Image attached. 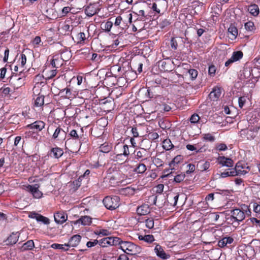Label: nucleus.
Instances as JSON below:
<instances>
[{
	"instance_id": "nucleus-1",
	"label": "nucleus",
	"mask_w": 260,
	"mask_h": 260,
	"mask_svg": "<svg viewBox=\"0 0 260 260\" xmlns=\"http://www.w3.org/2000/svg\"><path fill=\"white\" fill-rule=\"evenodd\" d=\"M259 119L255 117L253 119L250 118L248 120V127L246 129H241L239 133L240 136L243 139L247 140L253 139L256 135L258 130L260 128V122H258Z\"/></svg>"
},
{
	"instance_id": "nucleus-2",
	"label": "nucleus",
	"mask_w": 260,
	"mask_h": 260,
	"mask_svg": "<svg viewBox=\"0 0 260 260\" xmlns=\"http://www.w3.org/2000/svg\"><path fill=\"white\" fill-rule=\"evenodd\" d=\"M231 221L239 222L245 219L246 215L249 216L251 214V211L249 206L242 204L241 205L240 208H235L231 210Z\"/></svg>"
},
{
	"instance_id": "nucleus-3",
	"label": "nucleus",
	"mask_w": 260,
	"mask_h": 260,
	"mask_svg": "<svg viewBox=\"0 0 260 260\" xmlns=\"http://www.w3.org/2000/svg\"><path fill=\"white\" fill-rule=\"evenodd\" d=\"M119 243L117 245L125 253L131 255H135L141 251V248L133 243L128 241H123L119 238Z\"/></svg>"
},
{
	"instance_id": "nucleus-4",
	"label": "nucleus",
	"mask_w": 260,
	"mask_h": 260,
	"mask_svg": "<svg viewBox=\"0 0 260 260\" xmlns=\"http://www.w3.org/2000/svg\"><path fill=\"white\" fill-rule=\"evenodd\" d=\"M119 201L120 199L118 196L106 197L104 199L103 202L106 208L113 210L119 207Z\"/></svg>"
},
{
	"instance_id": "nucleus-5",
	"label": "nucleus",
	"mask_w": 260,
	"mask_h": 260,
	"mask_svg": "<svg viewBox=\"0 0 260 260\" xmlns=\"http://www.w3.org/2000/svg\"><path fill=\"white\" fill-rule=\"evenodd\" d=\"M119 238L117 237H108L99 240V245L102 247L117 245L119 243Z\"/></svg>"
},
{
	"instance_id": "nucleus-6",
	"label": "nucleus",
	"mask_w": 260,
	"mask_h": 260,
	"mask_svg": "<svg viewBox=\"0 0 260 260\" xmlns=\"http://www.w3.org/2000/svg\"><path fill=\"white\" fill-rule=\"evenodd\" d=\"M249 170V167L242 162H238L235 168L232 169L234 173V176L245 175L248 172Z\"/></svg>"
},
{
	"instance_id": "nucleus-7",
	"label": "nucleus",
	"mask_w": 260,
	"mask_h": 260,
	"mask_svg": "<svg viewBox=\"0 0 260 260\" xmlns=\"http://www.w3.org/2000/svg\"><path fill=\"white\" fill-rule=\"evenodd\" d=\"M58 94L64 99L72 100L75 97V92L69 88H66L60 90Z\"/></svg>"
},
{
	"instance_id": "nucleus-8",
	"label": "nucleus",
	"mask_w": 260,
	"mask_h": 260,
	"mask_svg": "<svg viewBox=\"0 0 260 260\" xmlns=\"http://www.w3.org/2000/svg\"><path fill=\"white\" fill-rule=\"evenodd\" d=\"M81 240V236L79 235H75L71 237L69 242L67 243L68 245V247L70 249V247H75L78 245Z\"/></svg>"
},
{
	"instance_id": "nucleus-9",
	"label": "nucleus",
	"mask_w": 260,
	"mask_h": 260,
	"mask_svg": "<svg viewBox=\"0 0 260 260\" xmlns=\"http://www.w3.org/2000/svg\"><path fill=\"white\" fill-rule=\"evenodd\" d=\"M29 217L35 219L37 221L42 222L45 224L49 223V219L48 218L35 212H31L29 215Z\"/></svg>"
},
{
	"instance_id": "nucleus-10",
	"label": "nucleus",
	"mask_w": 260,
	"mask_h": 260,
	"mask_svg": "<svg viewBox=\"0 0 260 260\" xmlns=\"http://www.w3.org/2000/svg\"><path fill=\"white\" fill-rule=\"evenodd\" d=\"M217 161L223 167H232L234 165V161L232 159L224 156H219Z\"/></svg>"
},
{
	"instance_id": "nucleus-11",
	"label": "nucleus",
	"mask_w": 260,
	"mask_h": 260,
	"mask_svg": "<svg viewBox=\"0 0 260 260\" xmlns=\"http://www.w3.org/2000/svg\"><path fill=\"white\" fill-rule=\"evenodd\" d=\"M45 123L43 121L38 120L27 125L26 126L31 129L41 131L45 127Z\"/></svg>"
},
{
	"instance_id": "nucleus-12",
	"label": "nucleus",
	"mask_w": 260,
	"mask_h": 260,
	"mask_svg": "<svg viewBox=\"0 0 260 260\" xmlns=\"http://www.w3.org/2000/svg\"><path fill=\"white\" fill-rule=\"evenodd\" d=\"M66 133L60 127H58L55 130L52 138L57 140H62L65 139Z\"/></svg>"
},
{
	"instance_id": "nucleus-13",
	"label": "nucleus",
	"mask_w": 260,
	"mask_h": 260,
	"mask_svg": "<svg viewBox=\"0 0 260 260\" xmlns=\"http://www.w3.org/2000/svg\"><path fill=\"white\" fill-rule=\"evenodd\" d=\"M55 222L58 224L64 222L68 218L67 214L64 212H57L54 215Z\"/></svg>"
},
{
	"instance_id": "nucleus-14",
	"label": "nucleus",
	"mask_w": 260,
	"mask_h": 260,
	"mask_svg": "<svg viewBox=\"0 0 260 260\" xmlns=\"http://www.w3.org/2000/svg\"><path fill=\"white\" fill-rule=\"evenodd\" d=\"M238 34V31L237 28L233 24H231L228 28V37L229 38L234 40H235Z\"/></svg>"
},
{
	"instance_id": "nucleus-15",
	"label": "nucleus",
	"mask_w": 260,
	"mask_h": 260,
	"mask_svg": "<svg viewBox=\"0 0 260 260\" xmlns=\"http://www.w3.org/2000/svg\"><path fill=\"white\" fill-rule=\"evenodd\" d=\"M221 89L220 87H216L209 94L210 99L213 101H216L220 96Z\"/></svg>"
},
{
	"instance_id": "nucleus-16",
	"label": "nucleus",
	"mask_w": 260,
	"mask_h": 260,
	"mask_svg": "<svg viewBox=\"0 0 260 260\" xmlns=\"http://www.w3.org/2000/svg\"><path fill=\"white\" fill-rule=\"evenodd\" d=\"M19 234L18 232L12 233L6 241L7 244L13 245L16 243L18 240Z\"/></svg>"
},
{
	"instance_id": "nucleus-17",
	"label": "nucleus",
	"mask_w": 260,
	"mask_h": 260,
	"mask_svg": "<svg viewBox=\"0 0 260 260\" xmlns=\"http://www.w3.org/2000/svg\"><path fill=\"white\" fill-rule=\"evenodd\" d=\"M11 84L13 85L14 88L17 89L24 84V79L21 77H13L11 79Z\"/></svg>"
},
{
	"instance_id": "nucleus-18",
	"label": "nucleus",
	"mask_w": 260,
	"mask_h": 260,
	"mask_svg": "<svg viewBox=\"0 0 260 260\" xmlns=\"http://www.w3.org/2000/svg\"><path fill=\"white\" fill-rule=\"evenodd\" d=\"M150 208L147 204H143L137 209V213L140 215H145L149 213Z\"/></svg>"
},
{
	"instance_id": "nucleus-19",
	"label": "nucleus",
	"mask_w": 260,
	"mask_h": 260,
	"mask_svg": "<svg viewBox=\"0 0 260 260\" xmlns=\"http://www.w3.org/2000/svg\"><path fill=\"white\" fill-rule=\"evenodd\" d=\"M92 223V218L89 216H82L76 221V223L81 224L84 226L90 225Z\"/></svg>"
},
{
	"instance_id": "nucleus-20",
	"label": "nucleus",
	"mask_w": 260,
	"mask_h": 260,
	"mask_svg": "<svg viewBox=\"0 0 260 260\" xmlns=\"http://www.w3.org/2000/svg\"><path fill=\"white\" fill-rule=\"evenodd\" d=\"M234 241V239L231 237H225L222 238L218 242V245L219 247L222 248L226 246L228 244H231Z\"/></svg>"
},
{
	"instance_id": "nucleus-21",
	"label": "nucleus",
	"mask_w": 260,
	"mask_h": 260,
	"mask_svg": "<svg viewBox=\"0 0 260 260\" xmlns=\"http://www.w3.org/2000/svg\"><path fill=\"white\" fill-rule=\"evenodd\" d=\"M154 251L158 257L162 259H167L169 257V255L166 254L162 248L158 244L156 245Z\"/></svg>"
},
{
	"instance_id": "nucleus-22",
	"label": "nucleus",
	"mask_w": 260,
	"mask_h": 260,
	"mask_svg": "<svg viewBox=\"0 0 260 260\" xmlns=\"http://www.w3.org/2000/svg\"><path fill=\"white\" fill-rule=\"evenodd\" d=\"M38 188H39V185L38 184H35L33 185L28 184L23 186V189L25 191L30 193L32 195V196L35 194L36 190H37Z\"/></svg>"
},
{
	"instance_id": "nucleus-23",
	"label": "nucleus",
	"mask_w": 260,
	"mask_h": 260,
	"mask_svg": "<svg viewBox=\"0 0 260 260\" xmlns=\"http://www.w3.org/2000/svg\"><path fill=\"white\" fill-rule=\"evenodd\" d=\"M138 239L140 240L144 241L147 243H151L154 241V238L152 235H145L138 236Z\"/></svg>"
},
{
	"instance_id": "nucleus-24",
	"label": "nucleus",
	"mask_w": 260,
	"mask_h": 260,
	"mask_svg": "<svg viewBox=\"0 0 260 260\" xmlns=\"http://www.w3.org/2000/svg\"><path fill=\"white\" fill-rule=\"evenodd\" d=\"M248 10L249 13L253 16H256L259 13V8L258 6L255 4L249 6Z\"/></svg>"
},
{
	"instance_id": "nucleus-25",
	"label": "nucleus",
	"mask_w": 260,
	"mask_h": 260,
	"mask_svg": "<svg viewBox=\"0 0 260 260\" xmlns=\"http://www.w3.org/2000/svg\"><path fill=\"white\" fill-rule=\"evenodd\" d=\"M63 153V151L61 149L57 147L51 149L50 155L51 156H53L55 158H58L62 156Z\"/></svg>"
},
{
	"instance_id": "nucleus-26",
	"label": "nucleus",
	"mask_w": 260,
	"mask_h": 260,
	"mask_svg": "<svg viewBox=\"0 0 260 260\" xmlns=\"http://www.w3.org/2000/svg\"><path fill=\"white\" fill-rule=\"evenodd\" d=\"M112 148V146L111 144L107 143H105L101 145L100 147V151L103 153H108L110 151Z\"/></svg>"
},
{
	"instance_id": "nucleus-27",
	"label": "nucleus",
	"mask_w": 260,
	"mask_h": 260,
	"mask_svg": "<svg viewBox=\"0 0 260 260\" xmlns=\"http://www.w3.org/2000/svg\"><path fill=\"white\" fill-rule=\"evenodd\" d=\"M94 233L100 236H108L110 234V232L104 229H98L94 231Z\"/></svg>"
},
{
	"instance_id": "nucleus-28",
	"label": "nucleus",
	"mask_w": 260,
	"mask_h": 260,
	"mask_svg": "<svg viewBox=\"0 0 260 260\" xmlns=\"http://www.w3.org/2000/svg\"><path fill=\"white\" fill-rule=\"evenodd\" d=\"M123 143H118L114 147V153L122 155L124 156L123 151Z\"/></svg>"
},
{
	"instance_id": "nucleus-29",
	"label": "nucleus",
	"mask_w": 260,
	"mask_h": 260,
	"mask_svg": "<svg viewBox=\"0 0 260 260\" xmlns=\"http://www.w3.org/2000/svg\"><path fill=\"white\" fill-rule=\"evenodd\" d=\"M68 246V245L67 244V243L64 244H59L54 243L51 245V247L52 248H54L55 249L62 250V251H64L69 250V248Z\"/></svg>"
},
{
	"instance_id": "nucleus-30",
	"label": "nucleus",
	"mask_w": 260,
	"mask_h": 260,
	"mask_svg": "<svg viewBox=\"0 0 260 260\" xmlns=\"http://www.w3.org/2000/svg\"><path fill=\"white\" fill-rule=\"evenodd\" d=\"M173 147V144L169 139H165L162 142V147L166 150H170L172 149Z\"/></svg>"
},
{
	"instance_id": "nucleus-31",
	"label": "nucleus",
	"mask_w": 260,
	"mask_h": 260,
	"mask_svg": "<svg viewBox=\"0 0 260 260\" xmlns=\"http://www.w3.org/2000/svg\"><path fill=\"white\" fill-rule=\"evenodd\" d=\"M34 242L32 240H28L22 246V250H31L34 247Z\"/></svg>"
},
{
	"instance_id": "nucleus-32",
	"label": "nucleus",
	"mask_w": 260,
	"mask_h": 260,
	"mask_svg": "<svg viewBox=\"0 0 260 260\" xmlns=\"http://www.w3.org/2000/svg\"><path fill=\"white\" fill-rule=\"evenodd\" d=\"M126 158V157H124V156L118 154L114 153V155H111V160L120 163H122Z\"/></svg>"
},
{
	"instance_id": "nucleus-33",
	"label": "nucleus",
	"mask_w": 260,
	"mask_h": 260,
	"mask_svg": "<svg viewBox=\"0 0 260 260\" xmlns=\"http://www.w3.org/2000/svg\"><path fill=\"white\" fill-rule=\"evenodd\" d=\"M202 139L204 141L213 142L215 140V137L210 133L204 134L202 135Z\"/></svg>"
},
{
	"instance_id": "nucleus-34",
	"label": "nucleus",
	"mask_w": 260,
	"mask_h": 260,
	"mask_svg": "<svg viewBox=\"0 0 260 260\" xmlns=\"http://www.w3.org/2000/svg\"><path fill=\"white\" fill-rule=\"evenodd\" d=\"M243 55V54L242 52H241L240 51H234L231 57H232V59H233V60H234L235 61V62H236V61L239 60L240 59H241L242 58Z\"/></svg>"
},
{
	"instance_id": "nucleus-35",
	"label": "nucleus",
	"mask_w": 260,
	"mask_h": 260,
	"mask_svg": "<svg viewBox=\"0 0 260 260\" xmlns=\"http://www.w3.org/2000/svg\"><path fill=\"white\" fill-rule=\"evenodd\" d=\"M182 160V156L181 155H177L170 162V167H174L175 165L178 164Z\"/></svg>"
},
{
	"instance_id": "nucleus-36",
	"label": "nucleus",
	"mask_w": 260,
	"mask_h": 260,
	"mask_svg": "<svg viewBox=\"0 0 260 260\" xmlns=\"http://www.w3.org/2000/svg\"><path fill=\"white\" fill-rule=\"evenodd\" d=\"M44 97L43 95H39L37 97L35 101V105L36 107H41L44 105Z\"/></svg>"
},
{
	"instance_id": "nucleus-37",
	"label": "nucleus",
	"mask_w": 260,
	"mask_h": 260,
	"mask_svg": "<svg viewBox=\"0 0 260 260\" xmlns=\"http://www.w3.org/2000/svg\"><path fill=\"white\" fill-rule=\"evenodd\" d=\"M146 170V167L144 164H139L137 168L134 170V171L137 173L142 174Z\"/></svg>"
},
{
	"instance_id": "nucleus-38",
	"label": "nucleus",
	"mask_w": 260,
	"mask_h": 260,
	"mask_svg": "<svg viewBox=\"0 0 260 260\" xmlns=\"http://www.w3.org/2000/svg\"><path fill=\"white\" fill-rule=\"evenodd\" d=\"M185 174L184 173H181L179 174L176 175L174 178V181L176 183H180L184 179Z\"/></svg>"
},
{
	"instance_id": "nucleus-39",
	"label": "nucleus",
	"mask_w": 260,
	"mask_h": 260,
	"mask_svg": "<svg viewBox=\"0 0 260 260\" xmlns=\"http://www.w3.org/2000/svg\"><path fill=\"white\" fill-rule=\"evenodd\" d=\"M210 163L209 161L200 162V170L201 171H206L210 167Z\"/></svg>"
},
{
	"instance_id": "nucleus-40",
	"label": "nucleus",
	"mask_w": 260,
	"mask_h": 260,
	"mask_svg": "<svg viewBox=\"0 0 260 260\" xmlns=\"http://www.w3.org/2000/svg\"><path fill=\"white\" fill-rule=\"evenodd\" d=\"M179 194L178 193H176L174 194L173 196H170L169 197L170 202L173 206H175L177 205V202L178 200Z\"/></svg>"
},
{
	"instance_id": "nucleus-41",
	"label": "nucleus",
	"mask_w": 260,
	"mask_h": 260,
	"mask_svg": "<svg viewBox=\"0 0 260 260\" xmlns=\"http://www.w3.org/2000/svg\"><path fill=\"white\" fill-rule=\"evenodd\" d=\"M146 155V150L145 149H141V150L136 152V157L137 159L142 158Z\"/></svg>"
},
{
	"instance_id": "nucleus-42",
	"label": "nucleus",
	"mask_w": 260,
	"mask_h": 260,
	"mask_svg": "<svg viewBox=\"0 0 260 260\" xmlns=\"http://www.w3.org/2000/svg\"><path fill=\"white\" fill-rule=\"evenodd\" d=\"M113 26V22L110 21H107L103 25L102 28L106 31L109 32Z\"/></svg>"
},
{
	"instance_id": "nucleus-43",
	"label": "nucleus",
	"mask_w": 260,
	"mask_h": 260,
	"mask_svg": "<svg viewBox=\"0 0 260 260\" xmlns=\"http://www.w3.org/2000/svg\"><path fill=\"white\" fill-rule=\"evenodd\" d=\"M77 43H82L85 40V35L84 32H80L76 36Z\"/></svg>"
},
{
	"instance_id": "nucleus-44",
	"label": "nucleus",
	"mask_w": 260,
	"mask_h": 260,
	"mask_svg": "<svg viewBox=\"0 0 260 260\" xmlns=\"http://www.w3.org/2000/svg\"><path fill=\"white\" fill-rule=\"evenodd\" d=\"M252 207L253 209V211L260 215V200L257 202H254L252 203Z\"/></svg>"
},
{
	"instance_id": "nucleus-45",
	"label": "nucleus",
	"mask_w": 260,
	"mask_h": 260,
	"mask_svg": "<svg viewBox=\"0 0 260 260\" xmlns=\"http://www.w3.org/2000/svg\"><path fill=\"white\" fill-rule=\"evenodd\" d=\"M146 226L149 229H151L154 227V220L152 218H149L145 220Z\"/></svg>"
},
{
	"instance_id": "nucleus-46",
	"label": "nucleus",
	"mask_w": 260,
	"mask_h": 260,
	"mask_svg": "<svg viewBox=\"0 0 260 260\" xmlns=\"http://www.w3.org/2000/svg\"><path fill=\"white\" fill-rule=\"evenodd\" d=\"M200 117L197 114H192L189 118V121L191 123H197L200 120Z\"/></svg>"
},
{
	"instance_id": "nucleus-47",
	"label": "nucleus",
	"mask_w": 260,
	"mask_h": 260,
	"mask_svg": "<svg viewBox=\"0 0 260 260\" xmlns=\"http://www.w3.org/2000/svg\"><path fill=\"white\" fill-rule=\"evenodd\" d=\"M228 176H234V173L232 169H230V171L224 172L220 174V178H225Z\"/></svg>"
},
{
	"instance_id": "nucleus-48",
	"label": "nucleus",
	"mask_w": 260,
	"mask_h": 260,
	"mask_svg": "<svg viewBox=\"0 0 260 260\" xmlns=\"http://www.w3.org/2000/svg\"><path fill=\"white\" fill-rule=\"evenodd\" d=\"M31 43L35 47H39L41 43V38L39 36H36L31 41Z\"/></svg>"
},
{
	"instance_id": "nucleus-49",
	"label": "nucleus",
	"mask_w": 260,
	"mask_h": 260,
	"mask_svg": "<svg viewBox=\"0 0 260 260\" xmlns=\"http://www.w3.org/2000/svg\"><path fill=\"white\" fill-rule=\"evenodd\" d=\"M189 77L192 80L195 79L198 76V71L194 69H190L188 71Z\"/></svg>"
},
{
	"instance_id": "nucleus-50",
	"label": "nucleus",
	"mask_w": 260,
	"mask_h": 260,
	"mask_svg": "<svg viewBox=\"0 0 260 260\" xmlns=\"http://www.w3.org/2000/svg\"><path fill=\"white\" fill-rule=\"evenodd\" d=\"M135 189L130 187L123 188V193L125 194L132 195L135 193Z\"/></svg>"
},
{
	"instance_id": "nucleus-51",
	"label": "nucleus",
	"mask_w": 260,
	"mask_h": 260,
	"mask_svg": "<svg viewBox=\"0 0 260 260\" xmlns=\"http://www.w3.org/2000/svg\"><path fill=\"white\" fill-rule=\"evenodd\" d=\"M254 23L251 21H248L245 23V28L247 30L252 31L254 29Z\"/></svg>"
},
{
	"instance_id": "nucleus-52",
	"label": "nucleus",
	"mask_w": 260,
	"mask_h": 260,
	"mask_svg": "<svg viewBox=\"0 0 260 260\" xmlns=\"http://www.w3.org/2000/svg\"><path fill=\"white\" fill-rule=\"evenodd\" d=\"M92 8V7H88L85 9V13L88 16H92L96 13L95 10H91Z\"/></svg>"
},
{
	"instance_id": "nucleus-53",
	"label": "nucleus",
	"mask_w": 260,
	"mask_h": 260,
	"mask_svg": "<svg viewBox=\"0 0 260 260\" xmlns=\"http://www.w3.org/2000/svg\"><path fill=\"white\" fill-rule=\"evenodd\" d=\"M188 170L186 171L187 174L192 173L196 169V167L193 164H189L187 166Z\"/></svg>"
},
{
	"instance_id": "nucleus-54",
	"label": "nucleus",
	"mask_w": 260,
	"mask_h": 260,
	"mask_svg": "<svg viewBox=\"0 0 260 260\" xmlns=\"http://www.w3.org/2000/svg\"><path fill=\"white\" fill-rule=\"evenodd\" d=\"M62 29L65 31V32H68L69 33L71 32L73 29V26L70 25L68 24H65L63 25V26L62 27Z\"/></svg>"
},
{
	"instance_id": "nucleus-55",
	"label": "nucleus",
	"mask_w": 260,
	"mask_h": 260,
	"mask_svg": "<svg viewBox=\"0 0 260 260\" xmlns=\"http://www.w3.org/2000/svg\"><path fill=\"white\" fill-rule=\"evenodd\" d=\"M246 98L244 96L240 97L238 99V104L240 108H242L244 106L245 102H246Z\"/></svg>"
},
{
	"instance_id": "nucleus-56",
	"label": "nucleus",
	"mask_w": 260,
	"mask_h": 260,
	"mask_svg": "<svg viewBox=\"0 0 260 260\" xmlns=\"http://www.w3.org/2000/svg\"><path fill=\"white\" fill-rule=\"evenodd\" d=\"M216 72V68L214 66H210L209 67L208 73L211 76H214Z\"/></svg>"
},
{
	"instance_id": "nucleus-57",
	"label": "nucleus",
	"mask_w": 260,
	"mask_h": 260,
	"mask_svg": "<svg viewBox=\"0 0 260 260\" xmlns=\"http://www.w3.org/2000/svg\"><path fill=\"white\" fill-rule=\"evenodd\" d=\"M98 244H99V240H94L93 241L87 242L86 243V246L87 247L90 248L95 246Z\"/></svg>"
},
{
	"instance_id": "nucleus-58",
	"label": "nucleus",
	"mask_w": 260,
	"mask_h": 260,
	"mask_svg": "<svg viewBox=\"0 0 260 260\" xmlns=\"http://www.w3.org/2000/svg\"><path fill=\"white\" fill-rule=\"evenodd\" d=\"M148 137L150 139L154 140L158 138L159 135L157 133L152 132L149 134Z\"/></svg>"
},
{
	"instance_id": "nucleus-59",
	"label": "nucleus",
	"mask_w": 260,
	"mask_h": 260,
	"mask_svg": "<svg viewBox=\"0 0 260 260\" xmlns=\"http://www.w3.org/2000/svg\"><path fill=\"white\" fill-rule=\"evenodd\" d=\"M71 10V8L70 7H64L63 8L61 11V15L62 16H64L67 15V14L70 12Z\"/></svg>"
},
{
	"instance_id": "nucleus-60",
	"label": "nucleus",
	"mask_w": 260,
	"mask_h": 260,
	"mask_svg": "<svg viewBox=\"0 0 260 260\" xmlns=\"http://www.w3.org/2000/svg\"><path fill=\"white\" fill-rule=\"evenodd\" d=\"M216 148L219 151H225L228 149L226 145L223 143L218 144L216 146Z\"/></svg>"
},
{
	"instance_id": "nucleus-61",
	"label": "nucleus",
	"mask_w": 260,
	"mask_h": 260,
	"mask_svg": "<svg viewBox=\"0 0 260 260\" xmlns=\"http://www.w3.org/2000/svg\"><path fill=\"white\" fill-rule=\"evenodd\" d=\"M216 14H219L221 12V7L220 5L217 4L215 7L212 8Z\"/></svg>"
},
{
	"instance_id": "nucleus-62",
	"label": "nucleus",
	"mask_w": 260,
	"mask_h": 260,
	"mask_svg": "<svg viewBox=\"0 0 260 260\" xmlns=\"http://www.w3.org/2000/svg\"><path fill=\"white\" fill-rule=\"evenodd\" d=\"M43 196V193L39 189V188L36 190L35 194L33 196V197L36 199H40L42 198Z\"/></svg>"
},
{
	"instance_id": "nucleus-63",
	"label": "nucleus",
	"mask_w": 260,
	"mask_h": 260,
	"mask_svg": "<svg viewBox=\"0 0 260 260\" xmlns=\"http://www.w3.org/2000/svg\"><path fill=\"white\" fill-rule=\"evenodd\" d=\"M123 151L124 153V157H127L129 154V148L128 145L123 144Z\"/></svg>"
},
{
	"instance_id": "nucleus-64",
	"label": "nucleus",
	"mask_w": 260,
	"mask_h": 260,
	"mask_svg": "<svg viewBox=\"0 0 260 260\" xmlns=\"http://www.w3.org/2000/svg\"><path fill=\"white\" fill-rule=\"evenodd\" d=\"M250 220L253 225L260 227V220H258L256 218L253 217L250 218Z\"/></svg>"
}]
</instances>
